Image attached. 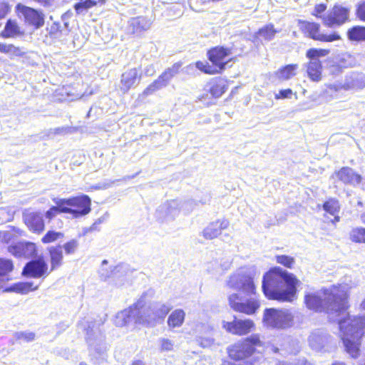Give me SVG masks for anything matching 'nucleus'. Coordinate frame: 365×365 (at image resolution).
<instances>
[{
  "label": "nucleus",
  "instance_id": "obj_59",
  "mask_svg": "<svg viewBox=\"0 0 365 365\" xmlns=\"http://www.w3.org/2000/svg\"><path fill=\"white\" fill-rule=\"evenodd\" d=\"M361 307L364 309L365 308V299L361 301Z\"/></svg>",
  "mask_w": 365,
  "mask_h": 365
},
{
  "label": "nucleus",
  "instance_id": "obj_41",
  "mask_svg": "<svg viewBox=\"0 0 365 365\" xmlns=\"http://www.w3.org/2000/svg\"><path fill=\"white\" fill-rule=\"evenodd\" d=\"M15 337L17 340L31 342L35 340L36 334L34 332L28 331H18L15 334Z\"/></svg>",
  "mask_w": 365,
  "mask_h": 365
},
{
  "label": "nucleus",
  "instance_id": "obj_30",
  "mask_svg": "<svg viewBox=\"0 0 365 365\" xmlns=\"http://www.w3.org/2000/svg\"><path fill=\"white\" fill-rule=\"evenodd\" d=\"M298 68L299 65L297 63L287 64L279 68L275 72V76L279 81H287L297 75Z\"/></svg>",
  "mask_w": 365,
  "mask_h": 365
},
{
  "label": "nucleus",
  "instance_id": "obj_17",
  "mask_svg": "<svg viewBox=\"0 0 365 365\" xmlns=\"http://www.w3.org/2000/svg\"><path fill=\"white\" fill-rule=\"evenodd\" d=\"M228 300L230 306L235 311L249 315L255 314L259 307V302L257 299L250 298L242 302L237 294L230 295Z\"/></svg>",
  "mask_w": 365,
  "mask_h": 365
},
{
  "label": "nucleus",
  "instance_id": "obj_6",
  "mask_svg": "<svg viewBox=\"0 0 365 365\" xmlns=\"http://www.w3.org/2000/svg\"><path fill=\"white\" fill-rule=\"evenodd\" d=\"M141 297L143 298V305L140 307V311L143 312H141L142 319L140 322H143V326H155L156 324L165 319L172 309L170 304L161 302H155L150 307H146L144 297Z\"/></svg>",
  "mask_w": 365,
  "mask_h": 365
},
{
  "label": "nucleus",
  "instance_id": "obj_8",
  "mask_svg": "<svg viewBox=\"0 0 365 365\" xmlns=\"http://www.w3.org/2000/svg\"><path fill=\"white\" fill-rule=\"evenodd\" d=\"M65 213L71 214L74 218L81 217L91 211V200L87 195H80L61 198Z\"/></svg>",
  "mask_w": 365,
  "mask_h": 365
},
{
  "label": "nucleus",
  "instance_id": "obj_5",
  "mask_svg": "<svg viewBox=\"0 0 365 365\" xmlns=\"http://www.w3.org/2000/svg\"><path fill=\"white\" fill-rule=\"evenodd\" d=\"M330 52V49L326 48H310L307 50L305 56L309 61L306 65V72L311 81H322L323 66L319 58L327 56Z\"/></svg>",
  "mask_w": 365,
  "mask_h": 365
},
{
  "label": "nucleus",
  "instance_id": "obj_56",
  "mask_svg": "<svg viewBox=\"0 0 365 365\" xmlns=\"http://www.w3.org/2000/svg\"><path fill=\"white\" fill-rule=\"evenodd\" d=\"M277 365H303L302 363L298 364H287V363H279Z\"/></svg>",
  "mask_w": 365,
  "mask_h": 365
},
{
  "label": "nucleus",
  "instance_id": "obj_32",
  "mask_svg": "<svg viewBox=\"0 0 365 365\" xmlns=\"http://www.w3.org/2000/svg\"><path fill=\"white\" fill-rule=\"evenodd\" d=\"M279 32V31L274 28L273 24H267L259 29L255 34V36L262 40L269 41L272 40Z\"/></svg>",
  "mask_w": 365,
  "mask_h": 365
},
{
  "label": "nucleus",
  "instance_id": "obj_36",
  "mask_svg": "<svg viewBox=\"0 0 365 365\" xmlns=\"http://www.w3.org/2000/svg\"><path fill=\"white\" fill-rule=\"evenodd\" d=\"M185 313L181 309L173 311L168 319V325L170 328L180 327L182 325L185 320Z\"/></svg>",
  "mask_w": 365,
  "mask_h": 365
},
{
  "label": "nucleus",
  "instance_id": "obj_57",
  "mask_svg": "<svg viewBox=\"0 0 365 365\" xmlns=\"http://www.w3.org/2000/svg\"><path fill=\"white\" fill-rule=\"evenodd\" d=\"M106 264H108V261H107L106 259L103 260V262H102V267L101 268V269L102 268H103V269H105L103 268V266H104V265H106Z\"/></svg>",
  "mask_w": 365,
  "mask_h": 365
},
{
  "label": "nucleus",
  "instance_id": "obj_38",
  "mask_svg": "<svg viewBox=\"0 0 365 365\" xmlns=\"http://www.w3.org/2000/svg\"><path fill=\"white\" fill-rule=\"evenodd\" d=\"M53 202L56 204V206L51 207L46 212V217L50 221L53 219L58 214L65 213L63 210H64V207L61 203V199H53Z\"/></svg>",
  "mask_w": 365,
  "mask_h": 365
},
{
  "label": "nucleus",
  "instance_id": "obj_21",
  "mask_svg": "<svg viewBox=\"0 0 365 365\" xmlns=\"http://www.w3.org/2000/svg\"><path fill=\"white\" fill-rule=\"evenodd\" d=\"M230 287L242 290L247 294H255V285L253 279L249 276L235 274L231 276L227 282Z\"/></svg>",
  "mask_w": 365,
  "mask_h": 365
},
{
  "label": "nucleus",
  "instance_id": "obj_15",
  "mask_svg": "<svg viewBox=\"0 0 365 365\" xmlns=\"http://www.w3.org/2000/svg\"><path fill=\"white\" fill-rule=\"evenodd\" d=\"M131 272L132 270L130 266L125 263H120L116 265L110 271L103 269V268L99 271L100 277L102 279L107 280L110 278L118 286L123 284V282L127 279V277L130 275Z\"/></svg>",
  "mask_w": 365,
  "mask_h": 365
},
{
  "label": "nucleus",
  "instance_id": "obj_12",
  "mask_svg": "<svg viewBox=\"0 0 365 365\" xmlns=\"http://www.w3.org/2000/svg\"><path fill=\"white\" fill-rule=\"evenodd\" d=\"M350 9L334 4L327 16L322 18V24L328 28L341 26L349 21Z\"/></svg>",
  "mask_w": 365,
  "mask_h": 365
},
{
  "label": "nucleus",
  "instance_id": "obj_20",
  "mask_svg": "<svg viewBox=\"0 0 365 365\" xmlns=\"http://www.w3.org/2000/svg\"><path fill=\"white\" fill-rule=\"evenodd\" d=\"M251 319H238L235 317L232 322H222V327L228 332L236 335H245L249 333L254 327Z\"/></svg>",
  "mask_w": 365,
  "mask_h": 365
},
{
  "label": "nucleus",
  "instance_id": "obj_7",
  "mask_svg": "<svg viewBox=\"0 0 365 365\" xmlns=\"http://www.w3.org/2000/svg\"><path fill=\"white\" fill-rule=\"evenodd\" d=\"M86 324L85 325L83 322L81 323L86 331V339L88 345L89 352L91 355L95 357L102 356L106 350L105 337L95 322H86Z\"/></svg>",
  "mask_w": 365,
  "mask_h": 365
},
{
  "label": "nucleus",
  "instance_id": "obj_29",
  "mask_svg": "<svg viewBox=\"0 0 365 365\" xmlns=\"http://www.w3.org/2000/svg\"><path fill=\"white\" fill-rule=\"evenodd\" d=\"M0 53L7 55L11 59L23 58L26 53L23 48L15 46L14 43L4 42H0Z\"/></svg>",
  "mask_w": 365,
  "mask_h": 365
},
{
  "label": "nucleus",
  "instance_id": "obj_48",
  "mask_svg": "<svg viewBox=\"0 0 365 365\" xmlns=\"http://www.w3.org/2000/svg\"><path fill=\"white\" fill-rule=\"evenodd\" d=\"M292 95V90L291 88H287L280 90L278 93L275 94L274 98L276 100L290 98Z\"/></svg>",
  "mask_w": 365,
  "mask_h": 365
},
{
  "label": "nucleus",
  "instance_id": "obj_13",
  "mask_svg": "<svg viewBox=\"0 0 365 365\" xmlns=\"http://www.w3.org/2000/svg\"><path fill=\"white\" fill-rule=\"evenodd\" d=\"M182 63L179 61L173 63L171 67L165 69L158 78L149 84L143 91L144 96H149L156 91L166 86L170 81L180 72Z\"/></svg>",
  "mask_w": 365,
  "mask_h": 365
},
{
  "label": "nucleus",
  "instance_id": "obj_35",
  "mask_svg": "<svg viewBox=\"0 0 365 365\" xmlns=\"http://www.w3.org/2000/svg\"><path fill=\"white\" fill-rule=\"evenodd\" d=\"M24 221L30 228H43V215L38 212H31L25 215Z\"/></svg>",
  "mask_w": 365,
  "mask_h": 365
},
{
  "label": "nucleus",
  "instance_id": "obj_14",
  "mask_svg": "<svg viewBox=\"0 0 365 365\" xmlns=\"http://www.w3.org/2000/svg\"><path fill=\"white\" fill-rule=\"evenodd\" d=\"M16 11L19 12L24 17V23L26 26L31 27L34 30L41 28L45 24L44 14L38 9L30 6L17 4Z\"/></svg>",
  "mask_w": 365,
  "mask_h": 365
},
{
  "label": "nucleus",
  "instance_id": "obj_44",
  "mask_svg": "<svg viewBox=\"0 0 365 365\" xmlns=\"http://www.w3.org/2000/svg\"><path fill=\"white\" fill-rule=\"evenodd\" d=\"M31 283H16L14 284L10 290L16 292L24 293L29 290Z\"/></svg>",
  "mask_w": 365,
  "mask_h": 365
},
{
  "label": "nucleus",
  "instance_id": "obj_42",
  "mask_svg": "<svg viewBox=\"0 0 365 365\" xmlns=\"http://www.w3.org/2000/svg\"><path fill=\"white\" fill-rule=\"evenodd\" d=\"M61 247L65 250L66 255H72L76 251L78 247V242L73 239L67 242Z\"/></svg>",
  "mask_w": 365,
  "mask_h": 365
},
{
  "label": "nucleus",
  "instance_id": "obj_11",
  "mask_svg": "<svg viewBox=\"0 0 365 365\" xmlns=\"http://www.w3.org/2000/svg\"><path fill=\"white\" fill-rule=\"evenodd\" d=\"M143 305V298L140 297L136 303L128 309L118 312L115 315L114 323L117 327H124L130 323L143 325L140 322L142 319L140 307Z\"/></svg>",
  "mask_w": 365,
  "mask_h": 365
},
{
  "label": "nucleus",
  "instance_id": "obj_58",
  "mask_svg": "<svg viewBox=\"0 0 365 365\" xmlns=\"http://www.w3.org/2000/svg\"><path fill=\"white\" fill-rule=\"evenodd\" d=\"M332 365H346V364L343 362H335Z\"/></svg>",
  "mask_w": 365,
  "mask_h": 365
},
{
  "label": "nucleus",
  "instance_id": "obj_22",
  "mask_svg": "<svg viewBox=\"0 0 365 365\" xmlns=\"http://www.w3.org/2000/svg\"><path fill=\"white\" fill-rule=\"evenodd\" d=\"M195 341L202 348H210L215 344L212 329L207 324H198L195 329Z\"/></svg>",
  "mask_w": 365,
  "mask_h": 365
},
{
  "label": "nucleus",
  "instance_id": "obj_51",
  "mask_svg": "<svg viewBox=\"0 0 365 365\" xmlns=\"http://www.w3.org/2000/svg\"><path fill=\"white\" fill-rule=\"evenodd\" d=\"M356 16L361 20H365V6L364 4H361L359 5L356 9Z\"/></svg>",
  "mask_w": 365,
  "mask_h": 365
},
{
  "label": "nucleus",
  "instance_id": "obj_45",
  "mask_svg": "<svg viewBox=\"0 0 365 365\" xmlns=\"http://www.w3.org/2000/svg\"><path fill=\"white\" fill-rule=\"evenodd\" d=\"M327 9V5L326 4H317L314 6V11H312V15L317 19H322V14L325 12Z\"/></svg>",
  "mask_w": 365,
  "mask_h": 365
},
{
  "label": "nucleus",
  "instance_id": "obj_40",
  "mask_svg": "<svg viewBox=\"0 0 365 365\" xmlns=\"http://www.w3.org/2000/svg\"><path fill=\"white\" fill-rule=\"evenodd\" d=\"M276 260L277 263L281 264L287 268H292L295 262L294 257L285 255H277Z\"/></svg>",
  "mask_w": 365,
  "mask_h": 365
},
{
  "label": "nucleus",
  "instance_id": "obj_55",
  "mask_svg": "<svg viewBox=\"0 0 365 365\" xmlns=\"http://www.w3.org/2000/svg\"><path fill=\"white\" fill-rule=\"evenodd\" d=\"M132 365H145L144 363L140 360H137L134 361Z\"/></svg>",
  "mask_w": 365,
  "mask_h": 365
},
{
  "label": "nucleus",
  "instance_id": "obj_31",
  "mask_svg": "<svg viewBox=\"0 0 365 365\" xmlns=\"http://www.w3.org/2000/svg\"><path fill=\"white\" fill-rule=\"evenodd\" d=\"M48 252L51 258V271H53L61 267L63 264L62 247H51L48 248Z\"/></svg>",
  "mask_w": 365,
  "mask_h": 365
},
{
  "label": "nucleus",
  "instance_id": "obj_2",
  "mask_svg": "<svg viewBox=\"0 0 365 365\" xmlns=\"http://www.w3.org/2000/svg\"><path fill=\"white\" fill-rule=\"evenodd\" d=\"M299 283V281L293 274L274 267L263 275L262 289L269 299L292 302Z\"/></svg>",
  "mask_w": 365,
  "mask_h": 365
},
{
  "label": "nucleus",
  "instance_id": "obj_23",
  "mask_svg": "<svg viewBox=\"0 0 365 365\" xmlns=\"http://www.w3.org/2000/svg\"><path fill=\"white\" fill-rule=\"evenodd\" d=\"M229 84V81L225 77L212 78L207 83V93L212 98H219L227 91Z\"/></svg>",
  "mask_w": 365,
  "mask_h": 365
},
{
  "label": "nucleus",
  "instance_id": "obj_43",
  "mask_svg": "<svg viewBox=\"0 0 365 365\" xmlns=\"http://www.w3.org/2000/svg\"><path fill=\"white\" fill-rule=\"evenodd\" d=\"M351 237L354 242H365V229L353 230L351 233Z\"/></svg>",
  "mask_w": 365,
  "mask_h": 365
},
{
  "label": "nucleus",
  "instance_id": "obj_18",
  "mask_svg": "<svg viewBox=\"0 0 365 365\" xmlns=\"http://www.w3.org/2000/svg\"><path fill=\"white\" fill-rule=\"evenodd\" d=\"M142 79V72L139 68H131L125 70L120 75V90L125 94L138 85Z\"/></svg>",
  "mask_w": 365,
  "mask_h": 365
},
{
  "label": "nucleus",
  "instance_id": "obj_19",
  "mask_svg": "<svg viewBox=\"0 0 365 365\" xmlns=\"http://www.w3.org/2000/svg\"><path fill=\"white\" fill-rule=\"evenodd\" d=\"M9 252L16 257L26 259L37 256L38 250L35 243L28 241H19L8 247Z\"/></svg>",
  "mask_w": 365,
  "mask_h": 365
},
{
  "label": "nucleus",
  "instance_id": "obj_28",
  "mask_svg": "<svg viewBox=\"0 0 365 365\" xmlns=\"http://www.w3.org/2000/svg\"><path fill=\"white\" fill-rule=\"evenodd\" d=\"M150 24L148 19L142 16L133 18L129 24L130 34L135 36H140L149 29Z\"/></svg>",
  "mask_w": 365,
  "mask_h": 365
},
{
  "label": "nucleus",
  "instance_id": "obj_24",
  "mask_svg": "<svg viewBox=\"0 0 365 365\" xmlns=\"http://www.w3.org/2000/svg\"><path fill=\"white\" fill-rule=\"evenodd\" d=\"M330 341L331 336L323 329L314 330L309 336V346L316 351H321Z\"/></svg>",
  "mask_w": 365,
  "mask_h": 365
},
{
  "label": "nucleus",
  "instance_id": "obj_16",
  "mask_svg": "<svg viewBox=\"0 0 365 365\" xmlns=\"http://www.w3.org/2000/svg\"><path fill=\"white\" fill-rule=\"evenodd\" d=\"M48 264L43 257H35L24 267L22 274L30 278H40L48 274Z\"/></svg>",
  "mask_w": 365,
  "mask_h": 365
},
{
  "label": "nucleus",
  "instance_id": "obj_50",
  "mask_svg": "<svg viewBox=\"0 0 365 365\" xmlns=\"http://www.w3.org/2000/svg\"><path fill=\"white\" fill-rule=\"evenodd\" d=\"M9 6L7 4L0 2V19L4 18L9 12Z\"/></svg>",
  "mask_w": 365,
  "mask_h": 365
},
{
  "label": "nucleus",
  "instance_id": "obj_25",
  "mask_svg": "<svg viewBox=\"0 0 365 365\" xmlns=\"http://www.w3.org/2000/svg\"><path fill=\"white\" fill-rule=\"evenodd\" d=\"M322 207L325 214H328L334 217V218L330 220L332 225H335L337 222H340L341 217L339 213L341 210V204L337 198H327L323 202Z\"/></svg>",
  "mask_w": 365,
  "mask_h": 365
},
{
  "label": "nucleus",
  "instance_id": "obj_33",
  "mask_svg": "<svg viewBox=\"0 0 365 365\" xmlns=\"http://www.w3.org/2000/svg\"><path fill=\"white\" fill-rule=\"evenodd\" d=\"M106 2V0H80L73 5V9L76 14H80L93 7L103 5Z\"/></svg>",
  "mask_w": 365,
  "mask_h": 365
},
{
  "label": "nucleus",
  "instance_id": "obj_47",
  "mask_svg": "<svg viewBox=\"0 0 365 365\" xmlns=\"http://www.w3.org/2000/svg\"><path fill=\"white\" fill-rule=\"evenodd\" d=\"M221 233V230H203L202 236L206 240H212L217 237Z\"/></svg>",
  "mask_w": 365,
  "mask_h": 365
},
{
  "label": "nucleus",
  "instance_id": "obj_52",
  "mask_svg": "<svg viewBox=\"0 0 365 365\" xmlns=\"http://www.w3.org/2000/svg\"><path fill=\"white\" fill-rule=\"evenodd\" d=\"M57 327L61 330H66L69 327V324L66 322H61L57 325Z\"/></svg>",
  "mask_w": 365,
  "mask_h": 365
},
{
  "label": "nucleus",
  "instance_id": "obj_3",
  "mask_svg": "<svg viewBox=\"0 0 365 365\" xmlns=\"http://www.w3.org/2000/svg\"><path fill=\"white\" fill-rule=\"evenodd\" d=\"M232 48L224 46H215L207 50L208 61H197L195 68L201 73L213 76L222 73L232 61Z\"/></svg>",
  "mask_w": 365,
  "mask_h": 365
},
{
  "label": "nucleus",
  "instance_id": "obj_27",
  "mask_svg": "<svg viewBox=\"0 0 365 365\" xmlns=\"http://www.w3.org/2000/svg\"><path fill=\"white\" fill-rule=\"evenodd\" d=\"M24 34V31L16 19H9L4 29L0 32V37L2 38H14L21 36Z\"/></svg>",
  "mask_w": 365,
  "mask_h": 365
},
{
  "label": "nucleus",
  "instance_id": "obj_54",
  "mask_svg": "<svg viewBox=\"0 0 365 365\" xmlns=\"http://www.w3.org/2000/svg\"><path fill=\"white\" fill-rule=\"evenodd\" d=\"M227 226H228V222L227 220L222 221L220 223V228H225Z\"/></svg>",
  "mask_w": 365,
  "mask_h": 365
},
{
  "label": "nucleus",
  "instance_id": "obj_61",
  "mask_svg": "<svg viewBox=\"0 0 365 365\" xmlns=\"http://www.w3.org/2000/svg\"><path fill=\"white\" fill-rule=\"evenodd\" d=\"M205 98V96L204 95H202L199 97V99L202 101L203 99Z\"/></svg>",
  "mask_w": 365,
  "mask_h": 365
},
{
  "label": "nucleus",
  "instance_id": "obj_1",
  "mask_svg": "<svg viewBox=\"0 0 365 365\" xmlns=\"http://www.w3.org/2000/svg\"><path fill=\"white\" fill-rule=\"evenodd\" d=\"M306 307L315 312H324L330 320L337 322L346 351L352 357L359 355L361 339L364 334L365 318L351 317L348 308L346 293L339 289H323L322 292L307 293L304 296Z\"/></svg>",
  "mask_w": 365,
  "mask_h": 365
},
{
  "label": "nucleus",
  "instance_id": "obj_26",
  "mask_svg": "<svg viewBox=\"0 0 365 365\" xmlns=\"http://www.w3.org/2000/svg\"><path fill=\"white\" fill-rule=\"evenodd\" d=\"M333 177H335L338 181L346 185L359 183L361 180V176L355 173L349 167H342L339 170L335 171Z\"/></svg>",
  "mask_w": 365,
  "mask_h": 365
},
{
  "label": "nucleus",
  "instance_id": "obj_62",
  "mask_svg": "<svg viewBox=\"0 0 365 365\" xmlns=\"http://www.w3.org/2000/svg\"><path fill=\"white\" fill-rule=\"evenodd\" d=\"M273 351H274L275 353H277V352L279 351V349H278V348H277V347H274V349H273Z\"/></svg>",
  "mask_w": 365,
  "mask_h": 365
},
{
  "label": "nucleus",
  "instance_id": "obj_10",
  "mask_svg": "<svg viewBox=\"0 0 365 365\" xmlns=\"http://www.w3.org/2000/svg\"><path fill=\"white\" fill-rule=\"evenodd\" d=\"M259 337L257 334L251 335L245 340L238 341L227 349L229 356L240 361L248 358L255 351V346L259 345Z\"/></svg>",
  "mask_w": 365,
  "mask_h": 365
},
{
  "label": "nucleus",
  "instance_id": "obj_39",
  "mask_svg": "<svg viewBox=\"0 0 365 365\" xmlns=\"http://www.w3.org/2000/svg\"><path fill=\"white\" fill-rule=\"evenodd\" d=\"M63 236V234L60 232H56L53 230H49L46 234L42 237L41 241L44 244L51 243L58 238H61Z\"/></svg>",
  "mask_w": 365,
  "mask_h": 365
},
{
  "label": "nucleus",
  "instance_id": "obj_60",
  "mask_svg": "<svg viewBox=\"0 0 365 365\" xmlns=\"http://www.w3.org/2000/svg\"><path fill=\"white\" fill-rule=\"evenodd\" d=\"M64 129H65V128H58L56 129V132H59V131H61V130H63Z\"/></svg>",
  "mask_w": 365,
  "mask_h": 365
},
{
  "label": "nucleus",
  "instance_id": "obj_37",
  "mask_svg": "<svg viewBox=\"0 0 365 365\" xmlns=\"http://www.w3.org/2000/svg\"><path fill=\"white\" fill-rule=\"evenodd\" d=\"M347 37L351 41H362L365 40V27L354 26L347 30Z\"/></svg>",
  "mask_w": 365,
  "mask_h": 365
},
{
  "label": "nucleus",
  "instance_id": "obj_34",
  "mask_svg": "<svg viewBox=\"0 0 365 365\" xmlns=\"http://www.w3.org/2000/svg\"><path fill=\"white\" fill-rule=\"evenodd\" d=\"M14 269L11 259L0 258V293L2 292L1 284L9 280L8 274Z\"/></svg>",
  "mask_w": 365,
  "mask_h": 365
},
{
  "label": "nucleus",
  "instance_id": "obj_63",
  "mask_svg": "<svg viewBox=\"0 0 365 365\" xmlns=\"http://www.w3.org/2000/svg\"><path fill=\"white\" fill-rule=\"evenodd\" d=\"M80 365H88L86 362H81Z\"/></svg>",
  "mask_w": 365,
  "mask_h": 365
},
{
  "label": "nucleus",
  "instance_id": "obj_53",
  "mask_svg": "<svg viewBox=\"0 0 365 365\" xmlns=\"http://www.w3.org/2000/svg\"><path fill=\"white\" fill-rule=\"evenodd\" d=\"M105 220H106L105 217H101L98 218V220H96L95 221V222L93 224V225L97 226V225H100L101 223H102L103 222H104Z\"/></svg>",
  "mask_w": 365,
  "mask_h": 365
},
{
  "label": "nucleus",
  "instance_id": "obj_4",
  "mask_svg": "<svg viewBox=\"0 0 365 365\" xmlns=\"http://www.w3.org/2000/svg\"><path fill=\"white\" fill-rule=\"evenodd\" d=\"M297 22L300 32L307 38L321 43H331L342 39L336 31L325 33L319 22L303 19H298Z\"/></svg>",
  "mask_w": 365,
  "mask_h": 365
},
{
  "label": "nucleus",
  "instance_id": "obj_9",
  "mask_svg": "<svg viewBox=\"0 0 365 365\" xmlns=\"http://www.w3.org/2000/svg\"><path fill=\"white\" fill-rule=\"evenodd\" d=\"M294 315L289 309L266 308L264 311L263 322L274 328L286 329L293 324Z\"/></svg>",
  "mask_w": 365,
  "mask_h": 365
},
{
  "label": "nucleus",
  "instance_id": "obj_46",
  "mask_svg": "<svg viewBox=\"0 0 365 365\" xmlns=\"http://www.w3.org/2000/svg\"><path fill=\"white\" fill-rule=\"evenodd\" d=\"M160 350L162 351H170L173 349L174 343L168 339H160Z\"/></svg>",
  "mask_w": 365,
  "mask_h": 365
},
{
  "label": "nucleus",
  "instance_id": "obj_49",
  "mask_svg": "<svg viewBox=\"0 0 365 365\" xmlns=\"http://www.w3.org/2000/svg\"><path fill=\"white\" fill-rule=\"evenodd\" d=\"M349 88L348 86L345 85V84H341V83H339V84H329L327 86V88L330 91H341V90H347Z\"/></svg>",
  "mask_w": 365,
  "mask_h": 365
}]
</instances>
